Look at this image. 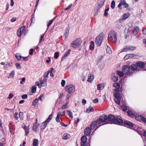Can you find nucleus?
<instances>
[{
	"instance_id": "obj_1",
	"label": "nucleus",
	"mask_w": 146,
	"mask_h": 146,
	"mask_svg": "<svg viewBox=\"0 0 146 146\" xmlns=\"http://www.w3.org/2000/svg\"><path fill=\"white\" fill-rule=\"evenodd\" d=\"M130 67L127 65H124L122 68V71L125 76H130L133 75V72L130 71Z\"/></svg>"
},
{
	"instance_id": "obj_2",
	"label": "nucleus",
	"mask_w": 146,
	"mask_h": 146,
	"mask_svg": "<svg viewBox=\"0 0 146 146\" xmlns=\"http://www.w3.org/2000/svg\"><path fill=\"white\" fill-rule=\"evenodd\" d=\"M108 39L109 41L114 43L117 42V38L115 33L114 31H111L109 33L108 36Z\"/></svg>"
},
{
	"instance_id": "obj_3",
	"label": "nucleus",
	"mask_w": 146,
	"mask_h": 146,
	"mask_svg": "<svg viewBox=\"0 0 146 146\" xmlns=\"http://www.w3.org/2000/svg\"><path fill=\"white\" fill-rule=\"evenodd\" d=\"M65 89L66 92L71 94L75 91V88L73 85L70 84L66 86Z\"/></svg>"
},
{
	"instance_id": "obj_4",
	"label": "nucleus",
	"mask_w": 146,
	"mask_h": 146,
	"mask_svg": "<svg viewBox=\"0 0 146 146\" xmlns=\"http://www.w3.org/2000/svg\"><path fill=\"white\" fill-rule=\"evenodd\" d=\"M103 39V34L101 33L96 37L95 39L96 44L98 46H100Z\"/></svg>"
},
{
	"instance_id": "obj_5",
	"label": "nucleus",
	"mask_w": 146,
	"mask_h": 146,
	"mask_svg": "<svg viewBox=\"0 0 146 146\" xmlns=\"http://www.w3.org/2000/svg\"><path fill=\"white\" fill-rule=\"evenodd\" d=\"M80 39L79 38H78L76 40L72 42L71 43V46L73 48H76L78 47L80 44Z\"/></svg>"
},
{
	"instance_id": "obj_6",
	"label": "nucleus",
	"mask_w": 146,
	"mask_h": 146,
	"mask_svg": "<svg viewBox=\"0 0 146 146\" xmlns=\"http://www.w3.org/2000/svg\"><path fill=\"white\" fill-rule=\"evenodd\" d=\"M81 146H87L88 144L87 142V137L86 136L84 135L82 136L81 138Z\"/></svg>"
},
{
	"instance_id": "obj_7",
	"label": "nucleus",
	"mask_w": 146,
	"mask_h": 146,
	"mask_svg": "<svg viewBox=\"0 0 146 146\" xmlns=\"http://www.w3.org/2000/svg\"><path fill=\"white\" fill-rule=\"evenodd\" d=\"M123 123V121L120 116H116V118L114 123L120 125Z\"/></svg>"
},
{
	"instance_id": "obj_8",
	"label": "nucleus",
	"mask_w": 146,
	"mask_h": 146,
	"mask_svg": "<svg viewBox=\"0 0 146 146\" xmlns=\"http://www.w3.org/2000/svg\"><path fill=\"white\" fill-rule=\"evenodd\" d=\"M100 119L102 122H105L106 123H109L108 121V117L106 115H103L102 116H100Z\"/></svg>"
},
{
	"instance_id": "obj_9",
	"label": "nucleus",
	"mask_w": 146,
	"mask_h": 146,
	"mask_svg": "<svg viewBox=\"0 0 146 146\" xmlns=\"http://www.w3.org/2000/svg\"><path fill=\"white\" fill-rule=\"evenodd\" d=\"M25 28V26H23L18 29L17 32V35L19 36H20L23 33Z\"/></svg>"
},
{
	"instance_id": "obj_10",
	"label": "nucleus",
	"mask_w": 146,
	"mask_h": 146,
	"mask_svg": "<svg viewBox=\"0 0 146 146\" xmlns=\"http://www.w3.org/2000/svg\"><path fill=\"white\" fill-rule=\"evenodd\" d=\"M115 96H113L115 97L114 98V100L115 102L117 105H119L120 104V100L121 99L120 96H119L118 95H115Z\"/></svg>"
},
{
	"instance_id": "obj_11",
	"label": "nucleus",
	"mask_w": 146,
	"mask_h": 146,
	"mask_svg": "<svg viewBox=\"0 0 146 146\" xmlns=\"http://www.w3.org/2000/svg\"><path fill=\"white\" fill-rule=\"evenodd\" d=\"M115 118L116 117H115L112 114L109 115H108V122L110 123H111L109 122L110 121L111 122H113L114 123Z\"/></svg>"
},
{
	"instance_id": "obj_12",
	"label": "nucleus",
	"mask_w": 146,
	"mask_h": 146,
	"mask_svg": "<svg viewBox=\"0 0 146 146\" xmlns=\"http://www.w3.org/2000/svg\"><path fill=\"white\" fill-rule=\"evenodd\" d=\"M136 64L137 67H139L142 69H144L145 68L144 63L141 61L137 62L136 63Z\"/></svg>"
},
{
	"instance_id": "obj_13",
	"label": "nucleus",
	"mask_w": 146,
	"mask_h": 146,
	"mask_svg": "<svg viewBox=\"0 0 146 146\" xmlns=\"http://www.w3.org/2000/svg\"><path fill=\"white\" fill-rule=\"evenodd\" d=\"M139 31V27L138 26H136L134 27L132 30V33L134 35H135Z\"/></svg>"
},
{
	"instance_id": "obj_14",
	"label": "nucleus",
	"mask_w": 146,
	"mask_h": 146,
	"mask_svg": "<svg viewBox=\"0 0 146 146\" xmlns=\"http://www.w3.org/2000/svg\"><path fill=\"white\" fill-rule=\"evenodd\" d=\"M92 129L90 127H87L84 130L85 134L86 135H89L91 132Z\"/></svg>"
},
{
	"instance_id": "obj_15",
	"label": "nucleus",
	"mask_w": 146,
	"mask_h": 146,
	"mask_svg": "<svg viewBox=\"0 0 146 146\" xmlns=\"http://www.w3.org/2000/svg\"><path fill=\"white\" fill-rule=\"evenodd\" d=\"M22 127L25 130V135L26 136H27L29 132V129L24 124H23L22 125Z\"/></svg>"
},
{
	"instance_id": "obj_16",
	"label": "nucleus",
	"mask_w": 146,
	"mask_h": 146,
	"mask_svg": "<svg viewBox=\"0 0 146 146\" xmlns=\"http://www.w3.org/2000/svg\"><path fill=\"white\" fill-rule=\"evenodd\" d=\"M145 119V117L141 115H139L135 117L136 119L139 121H142L144 122Z\"/></svg>"
},
{
	"instance_id": "obj_17",
	"label": "nucleus",
	"mask_w": 146,
	"mask_h": 146,
	"mask_svg": "<svg viewBox=\"0 0 146 146\" xmlns=\"http://www.w3.org/2000/svg\"><path fill=\"white\" fill-rule=\"evenodd\" d=\"M124 124L130 128H132L133 126V123L127 120L124 121Z\"/></svg>"
},
{
	"instance_id": "obj_18",
	"label": "nucleus",
	"mask_w": 146,
	"mask_h": 146,
	"mask_svg": "<svg viewBox=\"0 0 146 146\" xmlns=\"http://www.w3.org/2000/svg\"><path fill=\"white\" fill-rule=\"evenodd\" d=\"M71 51L70 49H68L66 52L65 54L62 57V61L65 59L70 54V52Z\"/></svg>"
},
{
	"instance_id": "obj_19",
	"label": "nucleus",
	"mask_w": 146,
	"mask_h": 146,
	"mask_svg": "<svg viewBox=\"0 0 146 146\" xmlns=\"http://www.w3.org/2000/svg\"><path fill=\"white\" fill-rule=\"evenodd\" d=\"M129 16V15L128 14L124 13L121 17L119 20H124L126 19Z\"/></svg>"
},
{
	"instance_id": "obj_20",
	"label": "nucleus",
	"mask_w": 146,
	"mask_h": 146,
	"mask_svg": "<svg viewBox=\"0 0 146 146\" xmlns=\"http://www.w3.org/2000/svg\"><path fill=\"white\" fill-rule=\"evenodd\" d=\"M131 69L133 71H136L137 69V65L132 64L130 67Z\"/></svg>"
},
{
	"instance_id": "obj_21",
	"label": "nucleus",
	"mask_w": 146,
	"mask_h": 146,
	"mask_svg": "<svg viewBox=\"0 0 146 146\" xmlns=\"http://www.w3.org/2000/svg\"><path fill=\"white\" fill-rule=\"evenodd\" d=\"M127 113L128 116L131 117H135V114L130 111L128 110L127 111Z\"/></svg>"
},
{
	"instance_id": "obj_22",
	"label": "nucleus",
	"mask_w": 146,
	"mask_h": 146,
	"mask_svg": "<svg viewBox=\"0 0 146 146\" xmlns=\"http://www.w3.org/2000/svg\"><path fill=\"white\" fill-rule=\"evenodd\" d=\"M94 76L92 74H89L88 76V78L87 80V81L88 82H91L94 79Z\"/></svg>"
},
{
	"instance_id": "obj_23",
	"label": "nucleus",
	"mask_w": 146,
	"mask_h": 146,
	"mask_svg": "<svg viewBox=\"0 0 146 146\" xmlns=\"http://www.w3.org/2000/svg\"><path fill=\"white\" fill-rule=\"evenodd\" d=\"M38 126V125L37 124L36 122L34 123L33 124V130L36 132H37V129Z\"/></svg>"
},
{
	"instance_id": "obj_24",
	"label": "nucleus",
	"mask_w": 146,
	"mask_h": 146,
	"mask_svg": "<svg viewBox=\"0 0 146 146\" xmlns=\"http://www.w3.org/2000/svg\"><path fill=\"white\" fill-rule=\"evenodd\" d=\"M40 84L41 86H45L46 85V80L45 79L43 80H41L40 81Z\"/></svg>"
},
{
	"instance_id": "obj_25",
	"label": "nucleus",
	"mask_w": 146,
	"mask_h": 146,
	"mask_svg": "<svg viewBox=\"0 0 146 146\" xmlns=\"http://www.w3.org/2000/svg\"><path fill=\"white\" fill-rule=\"evenodd\" d=\"M52 115L53 114H52L50 115L47 119L44 121L47 124L49 122L52 118Z\"/></svg>"
},
{
	"instance_id": "obj_26",
	"label": "nucleus",
	"mask_w": 146,
	"mask_h": 146,
	"mask_svg": "<svg viewBox=\"0 0 146 146\" xmlns=\"http://www.w3.org/2000/svg\"><path fill=\"white\" fill-rule=\"evenodd\" d=\"M47 124V123H45L44 121L42 123L40 126V129L42 130H43L46 127Z\"/></svg>"
},
{
	"instance_id": "obj_27",
	"label": "nucleus",
	"mask_w": 146,
	"mask_h": 146,
	"mask_svg": "<svg viewBox=\"0 0 146 146\" xmlns=\"http://www.w3.org/2000/svg\"><path fill=\"white\" fill-rule=\"evenodd\" d=\"M67 111V115L71 119H72L73 118V114L72 113L70 110H66Z\"/></svg>"
},
{
	"instance_id": "obj_28",
	"label": "nucleus",
	"mask_w": 146,
	"mask_h": 146,
	"mask_svg": "<svg viewBox=\"0 0 146 146\" xmlns=\"http://www.w3.org/2000/svg\"><path fill=\"white\" fill-rule=\"evenodd\" d=\"M15 56L16 58L18 60H20L22 58V56H21V54L20 53H17L15 55Z\"/></svg>"
},
{
	"instance_id": "obj_29",
	"label": "nucleus",
	"mask_w": 146,
	"mask_h": 146,
	"mask_svg": "<svg viewBox=\"0 0 146 146\" xmlns=\"http://www.w3.org/2000/svg\"><path fill=\"white\" fill-rule=\"evenodd\" d=\"M121 26V23L117 22L115 23V27L118 29H119Z\"/></svg>"
},
{
	"instance_id": "obj_30",
	"label": "nucleus",
	"mask_w": 146,
	"mask_h": 146,
	"mask_svg": "<svg viewBox=\"0 0 146 146\" xmlns=\"http://www.w3.org/2000/svg\"><path fill=\"white\" fill-rule=\"evenodd\" d=\"M70 137V135L68 134L65 133L64 134L63 136V139H66Z\"/></svg>"
},
{
	"instance_id": "obj_31",
	"label": "nucleus",
	"mask_w": 146,
	"mask_h": 146,
	"mask_svg": "<svg viewBox=\"0 0 146 146\" xmlns=\"http://www.w3.org/2000/svg\"><path fill=\"white\" fill-rule=\"evenodd\" d=\"M97 123V122L96 121H94L91 124L90 128L91 129H94L96 126Z\"/></svg>"
},
{
	"instance_id": "obj_32",
	"label": "nucleus",
	"mask_w": 146,
	"mask_h": 146,
	"mask_svg": "<svg viewBox=\"0 0 146 146\" xmlns=\"http://www.w3.org/2000/svg\"><path fill=\"white\" fill-rule=\"evenodd\" d=\"M94 111L93 108L91 106H90L86 110V112L89 113L90 112L93 111Z\"/></svg>"
},
{
	"instance_id": "obj_33",
	"label": "nucleus",
	"mask_w": 146,
	"mask_h": 146,
	"mask_svg": "<svg viewBox=\"0 0 146 146\" xmlns=\"http://www.w3.org/2000/svg\"><path fill=\"white\" fill-rule=\"evenodd\" d=\"M38 140L36 139H34L33 140V146H37L38 145Z\"/></svg>"
},
{
	"instance_id": "obj_34",
	"label": "nucleus",
	"mask_w": 146,
	"mask_h": 146,
	"mask_svg": "<svg viewBox=\"0 0 146 146\" xmlns=\"http://www.w3.org/2000/svg\"><path fill=\"white\" fill-rule=\"evenodd\" d=\"M90 49L91 50H93L94 48V42L93 41L90 42Z\"/></svg>"
},
{
	"instance_id": "obj_35",
	"label": "nucleus",
	"mask_w": 146,
	"mask_h": 146,
	"mask_svg": "<svg viewBox=\"0 0 146 146\" xmlns=\"http://www.w3.org/2000/svg\"><path fill=\"white\" fill-rule=\"evenodd\" d=\"M119 88H116L114 90L115 93L114 94L113 96H115V95H118L119 96H120L119 94Z\"/></svg>"
},
{
	"instance_id": "obj_36",
	"label": "nucleus",
	"mask_w": 146,
	"mask_h": 146,
	"mask_svg": "<svg viewBox=\"0 0 146 146\" xmlns=\"http://www.w3.org/2000/svg\"><path fill=\"white\" fill-rule=\"evenodd\" d=\"M113 86L116 88H120V84H119L118 83H114L113 84Z\"/></svg>"
},
{
	"instance_id": "obj_37",
	"label": "nucleus",
	"mask_w": 146,
	"mask_h": 146,
	"mask_svg": "<svg viewBox=\"0 0 146 146\" xmlns=\"http://www.w3.org/2000/svg\"><path fill=\"white\" fill-rule=\"evenodd\" d=\"M50 73V71L48 70L45 72L44 74V76L45 79L48 77V75Z\"/></svg>"
},
{
	"instance_id": "obj_38",
	"label": "nucleus",
	"mask_w": 146,
	"mask_h": 146,
	"mask_svg": "<svg viewBox=\"0 0 146 146\" xmlns=\"http://www.w3.org/2000/svg\"><path fill=\"white\" fill-rule=\"evenodd\" d=\"M129 56L130 58H136L137 57L136 56L139 57V56H137L133 54H129Z\"/></svg>"
},
{
	"instance_id": "obj_39",
	"label": "nucleus",
	"mask_w": 146,
	"mask_h": 146,
	"mask_svg": "<svg viewBox=\"0 0 146 146\" xmlns=\"http://www.w3.org/2000/svg\"><path fill=\"white\" fill-rule=\"evenodd\" d=\"M112 80L114 82H116L117 81L118 79V77L117 76H113L111 78Z\"/></svg>"
},
{
	"instance_id": "obj_40",
	"label": "nucleus",
	"mask_w": 146,
	"mask_h": 146,
	"mask_svg": "<svg viewBox=\"0 0 146 146\" xmlns=\"http://www.w3.org/2000/svg\"><path fill=\"white\" fill-rule=\"evenodd\" d=\"M100 8L101 7H100L98 5V6L94 9V12L95 14L96 15L98 11L100 9Z\"/></svg>"
},
{
	"instance_id": "obj_41",
	"label": "nucleus",
	"mask_w": 146,
	"mask_h": 146,
	"mask_svg": "<svg viewBox=\"0 0 146 146\" xmlns=\"http://www.w3.org/2000/svg\"><path fill=\"white\" fill-rule=\"evenodd\" d=\"M36 87L35 86H33L31 88V92L33 93H34L36 91Z\"/></svg>"
},
{
	"instance_id": "obj_42",
	"label": "nucleus",
	"mask_w": 146,
	"mask_h": 146,
	"mask_svg": "<svg viewBox=\"0 0 146 146\" xmlns=\"http://www.w3.org/2000/svg\"><path fill=\"white\" fill-rule=\"evenodd\" d=\"M38 104V100L37 99H35L34 100L33 102V105L34 106L36 107V104Z\"/></svg>"
},
{
	"instance_id": "obj_43",
	"label": "nucleus",
	"mask_w": 146,
	"mask_h": 146,
	"mask_svg": "<svg viewBox=\"0 0 146 146\" xmlns=\"http://www.w3.org/2000/svg\"><path fill=\"white\" fill-rule=\"evenodd\" d=\"M117 73L118 75L120 77H123V72L120 71H117Z\"/></svg>"
},
{
	"instance_id": "obj_44",
	"label": "nucleus",
	"mask_w": 146,
	"mask_h": 146,
	"mask_svg": "<svg viewBox=\"0 0 146 146\" xmlns=\"http://www.w3.org/2000/svg\"><path fill=\"white\" fill-rule=\"evenodd\" d=\"M129 50H135L136 48V47L135 46H129L128 47Z\"/></svg>"
},
{
	"instance_id": "obj_45",
	"label": "nucleus",
	"mask_w": 146,
	"mask_h": 146,
	"mask_svg": "<svg viewBox=\"0 0 146 146\" xmlns=\"http://www.w3.org/2000/svg\"><path fill=\"white\" fill-rule=\"evenodd\" d=\"M115 6V2L113 0L112 1L111 3V8L112 9H113Z\"/></svg>"
},
{
	"instance_id": "obj_46",
	"label": "nucleus",
	"mask_w": 146,
	"mask_h": 146,
	"mask_svg": "<svg viewBox=\"0 0 146 146\" xmlns=\"http://www.w3.org/2000/svg\"><path fill=\"white\" fill-rule=\"evenodd\" d=\"M15 75V72L14 70L12 71L9 74V76L11 77H13Z\"/></svg>"
},
{
	"instance_id": "obj_47",
	"label": "nucleus",
	"mask_w": 146,
	"mask_h": 146,
	"mask_svg": "<svg viewBox=\"0 0 146 146\" xmlns=\"http://www.w3.org/2000/svg\"><path fill=\"white\" fill-rule=\"evenodd\" d=\"M122 110L124 111H126L127 109V107L124 105H123L122 106Z\"/></svg>"
},
{
	"instance_id": "obj_48",
	"label": "nucleus",
	"mask_w": 146,
	"mask_h": 146,
	"mask_svg": "<svg viewBox=\"0 0 146 146\" xmlns=\"http://www.w3.org/2000/svg\"><path fill=\"white\" fill-rule=\"evenodd\" d=\"M54 18L52 20H50L48 22V24L47 25L48 28L49 26L52 24V23L54 21Z\"/></svg>"
},
{
	"instance_id": "obj_49",
	"label": "nucleus",
	"mask_w": 146,
	"mask_h": 146,
	"mask_svg": "<svg viewBox=\"0 0 146 146\" xmlns=\"http://www.w3.org/2000/svg\"><path fill=\"white\" fill-rule=\"evenodd\" d=\"M106 50L107 52L109 54H111L112 52L110 48L108 46L107 47Z\"/></svg>"
},
{
	"instance_id": "obj_50",
	"label": "nucleus",
	"mask_w": 146,
	"mask_h": 146,
	"mask_svg": "<svg viewBox=\"0 0 146 146\" xmlns=\"http://www.w3.org/2000/svg\"><path fill=\"white\" fill-rule=\"evenodd\" d=\"M104 1H100V4L98 3V5L100 7H102L104 4Z\"/></svg>"
},
{
	"instance_id": "obj_51",
	"label": "nucleus",
	"mask_w": 146,
	"mask_h": 146,
	"mask_svg": "<svg viewBox=\"0 0 146 146\" xmlns=\"http://www.w3.org/2000/svg\"><path fill=\"white\" fill-rule=\"evenodd\" d=\"M15 65L17 69H20L21 68V67L19 63H16Z\"/></svg>"
},
{
	"instance_id": "obj_52",
	"label": "nucleus",
	"mask_w": 146,
	"mask_h": 146,
	"mask_svg": "<svg viewBox=\"0 0 146 146\" xmlns=\"http://www.w3.org/2000/svg\"><path fill=\"white\" fill-rule=\"evenodd\" d=\"M69 30L68 29H66V32L64 34V36L65 37V38L67 37V36L68 35V33H69Z\"/></svg>"
},
{
	"instance_id": "obj_53",
	"label": "nucleus",
	"mask_w": 146,
	"mask_h": 146,
	"mask_svg": "<svg viewBox=\"0 0 146 146\" xmlns=\"http://www.w3.org/2000/svg\"><path fill=\"white\" fill-rule=\"evenodd\" d=\"M59 57V53L58 52H56L54 54V57L55 59H57Z\"/></svg>"
},
{
	"instance_id": "obj_54",
	"label": "nucleus",
	"mask_w": 146,
	"mask_h": 146,
	"mask_svg": "<svg viewBox=\"0 0 146 146\" xmlns=\"http://www.w3.org/2000/svg\"><path fill=\"white\" fill-rule=\"evenodd\" d=\"M44 96V94H42L40 95V96L36 99H37V100L38 101L39 100H40L41 101H42V98Z\"/></svg>"
},
{
	"instance_id": "obj_55",
	"label": "nucleus",
	"mask_w": 146,
	"mask_h": 146,
	"mask_svg": "<svg viewBox=\"0 0 146 146\" xmlns=\"http://www.w3.org/2000/svg\"><path fill=\"white\" fill-rule=\"evenodd\" d=\"M68 103H66L65 105H63L62 108L63 109H65L67 108L68 107Z\"/></svg>"
},
{
	"instance_id": "obj_56",
	"label": "nucleus",
	"mask_w": 146,
	"mask_h": 146,
	"mask_svg": "<svg viewBox=\"0 0 146 146\" xmlns=\"http://www.w3.org/2000/svg\"><path fill=\"white\" fill-rule=\"evenodd\" d=\"M44 34L42 35H41V36L40 37V40L39 42V43H40V42H43L44 41Z\"/></svg>"
},
{
	"instance_id": "obj_57",
	"label": "nucleus",
	"mask_w": 146,
	"mask_h": 146,
	"mask_svg": "<svg viewBox=\"0 0 146 146\" xmlns=\"http://www.w3.org/2000/svg\"><path fill=\"white\" fill-rule=\"evenodd\" d=\"M18 115V113L17 112H15L14 115V116L15 117V119L16 120H17L18 119V117L17 115Z\"/></svg>"
},
{
	"instance_id": "obj_58",
	"label": "nucleus",
	"mask_w": 146,
	"mask_h": 146,
	"mask_svg": "<svg viewBox=\"0 0 146 146\" xmlns=\"http://www.w3.org/2000/svg\"><path fill=\"white\" fill-rule=\"evenodd\" d=\"M129 58H130L129 56V54H127L124 58V59L125 60Z\"/></svg>"
},
{
	"instance_id": "obj_59",
	"label": "nucleus",
	"mask_w": 146,
	"mask_h": 146,
	"mask_svg": "<svg viewBox=\"0 0 146 146\" xmlns=\"http://www.w3.org/2000/svg\"><path fill=\"white\" fill-rule=\"evenodd\" d=\"M61 85L62 87H64V86L65 84V81L64 80H62L61 81Z\"/></svg>"
},
{
	"instance_id": "obj_60",
	"label": "nucleus",
	"mask_w": 146,
	"mask_h": 146,
	"mask_svg": "<svg viewBox=\"0 0 146 146\" xmlns=\"http://www.w3.org/2000/svg\"><path fill=\"white\" fill-rule=\"evenodd\" d=\"M125 2V1L124 0H121L119 3L121 4V5H123Z\"/></svg>"
},
{
	"instance_id": "obj_61",
	"label": "nucleus",
	"mask_w": 146,
	"mask_h": 146,
	"mask_svg": "<svg viewBox=\"0 0 146 146\" xmlns=\"http://www.w3.org/2000/svg\"><path fill=\"white\" fill-rule=\"evenodd\" d=\"M27 98V94H24L22 96V98L23 99H25Z\"/></svg>"
},
{
	"instance_id": "obj_62",
	"label": "nucleus",
	"mask_w": 146,
	"mask_h": 146,
	"mask_svg": "<svg viewBox=\"0 0 146 146\" xmlns=\"http://www.w3.org/2000/svg\"><path fill=\"white\" fill-rule=\"evenodd\" d=\"M72 4H71L69 5H68L67 7L65 8V9L66 10H67L70 9L72 6Z\"/></svg>"
},
{
	"instance_id": "obj_63",
	"label": "nucleus",
	"mask_w": 146,
	"mask_h": 146,
	"mask_svg": "<svg viewBox=\"0 0 146 146\" xmlns=\"http://www.w3.org/2000/svg\"><path fill=\"white\" fill-rule=\"evenodd\" d=\"M128 50H128V47H127L126 48H124L122 50V51L121 52H125V51H128Z\"/></svg>"
},
{
	"instance_id": "obj_64",
	"label": "nucleus",
	"mask_w": 146,
	"mask_h": 146,
	"mask_svg": "<svg viewBox=\"0 0 146 146\" xmlns=\"http://www.w3.org/2000/svg\"><path fill=\"white\" fill-rule=\"evenodd\" d=\"M16 20V18L15 17H13L11 20V22H13L15 21Z\"/></svg>"
}]
</instances>
